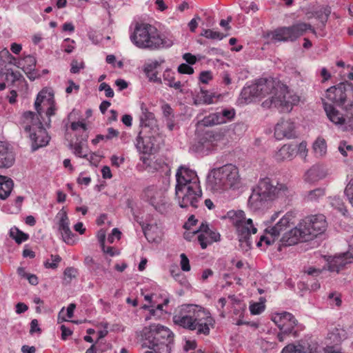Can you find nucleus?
Here are the masks:
<instances>
[{
    "mask_svg": "<svg viewBox=\"0 0 353 353\" xmlns=\"http://www.w3.org/2000/svg\"><path fill=\"white\" fill-rule=\"evenodd\" d=\"M268 94H272L262 103L265 108L272 107L280 108L281 111L289 112L299 101V97L292 94L288 87L271 77L261 78L255 83L245 86L241 92V100L250 103L256 99H261Z\"/></svg>",
    "mask_w": 353,
    "mask_h": 353,
    "instance_id": "1",
    "label": "nucleus"
},
{
    "mask_svg": "<svg viewBox=\"0 0 353 353\" xmlns=\"http://www.w3.org/2000/svg\"><path fill=\"white\" fill-rule=\"evenodd\" d=\"M181 307L187 313L175 314L172 318L174 324L195 331L197 335H209L210 327H213L214 324L210 312L199 305L187 304Z\"/></svg>",
    "mask_w": 353,
    "mask_h": 353,
    "instance_id": "2",
    "label": "nucleus"
},
{
    "mask_svg": "<svg viewBox=\"0 0 353 353\" xmlns=\"http://www.w3.org/2000/svg\"><path fill=\"white\" fill-rule=\"evenodd\" d=\"M327 222L323 214H315L305 217L301 222L288 232L281 239V246H290L299 241H308L325 231Z\"/></svg>",
    "mask_w": 353,
    "mask_h": 353,
    "instance_id": "3",
    "label": "nucleus"
},
{
    "mask_svg": "<svg viewBox=\"0 0 353 353\" xmlns=\"http://www.w3.org/2000/svg\"><path fill=\"white\" fill-rule=\"evenodd\" d=\"M130 39L137 48L150 50L170 48L173 45L171 39L160 34L154 26L144 23H136Z\"/></svg>",
    "mask_w": 353,
    "mask_h": 353,
    "instance_id": "4",
    "label": "nucleus"
},
{
    "mask_svg": "<svg viewBox=\"0 0 353 353\" xmlns=\"http://www.w3.org/2000/svg\"><path fill=\"white\" fill-rule=\"evenodd\" d=\"M286 190L287 188L283 184L272 181L268 177L262 179L252 188L248 205L254 211L263 210L268 208L270 202Z\"/></svg>",
    "mask_w": 353,
    "mask_h": 353,
    "instance_id": "5",
    "label": "nucleus"
},
{
    "mask_svg": "<svg viewBox=\"0 0 353 353\" xmlns=\"http://www.w3.org/2000/svg\"><path fill=\"white\" fill-rule=\"evenodd\" d=\"M142 334L148 342L149 348L152 350L145 353L171 352L174 334L169 328L159 324H152L143 328Z\"/></svg>",
    "mask_w": 353,
    "mask_h": 353,
    "instance_id": "6",
    "label": "nucleus"
},
{
    "mask_svg": "<svg viewBox=\"0 0 353 353\" xmlns=\"http://www.w3.org/2000/svg\"><path fill=\"white\" fill-rule=\"evenodd\" d=\"M212 177H209L208 186L213 191H223L228 189H238L241 179L237 167L226 164L212 171Z\"/></svg>",
    "mask_w": 353,
    "mask_h": 353,
    "instance_id": "7",
    "label": "nucleus"
},
{
    "mask_svg": "<svg viewBox=\"0 0 353 353\" xmlns=\"http://www.w3.org/2000/svg\"><path fill=\"white\" fill-rule=\"evenodd\" d=\"M52 99H53L52 93L45 89L41 90L34 102V108L37 114L31 111L25 112L21 117L19 125L24 128V126L28 123L31 126L32 132L45 129L41 121V119H43L41 114L43 112L42 104L43 105H50Z\"/></svg>",
    "mask_w": 353,
    "mask_h": 353,
    "instance_id": "8",
    "label": "nucleus"
},
{
    "mask_svg": "<svg viewBox=\"0 0 353 353\" xmlns=\"http://www.w3.org/2000/svg\"><path fill=\"white\" fill-rule=\"evenodd\" d=\"M325 97L333 104L345 110L353 109V84L341 82L327 89Z\"/></svg>",
    "mask_w": 353,
    "mask_h": 353,
    "instance_id": "9",
    "label": "nucleus"
},
{
    "mask_svg": "<svg viewBox=\"0 0 353 353\" xmlns=\"http://www.w3.org/2000/svg\"><path fill=\"white\" fill-rule=\"evenodd\" d=\"M233 214L236 216L234 223L236 226L239 246L243 251L247 252L251 249L252 245L251 234H256L257 229L254 226L251 219H246L243 211L238 210Z\"/></svg>",
    "mask_w": 353,
    "mask_h": 353,
    "instance_id": "10",
    "label": "nucleus"
},
{
    "mask_svg": "<svg viewBox=\"0 0 353 353\" xmlns=\"http://www.w3.org/2000/svg\"><path fill=\"white\" fill-rule=\"evenodd\" d=\"M176 196L181 208H185L192 206L194 208L199 207L201 201L202 192L199 184L193 183L191 186L175 188Z\"/></svg>",
    "mask_w": 353,
    "mask_h": 353,
    "instance_id": "11",
    "label": "nucleus"
},
{
    "mask_svg": "<svg viewBox=\"0 0 353 353\" xmlns=\"http://www.w3.org/2000/svg\"><path fill=\"white\" fill-rule=\"evenodd\" d=\"M307 30H312L314 33L315 32L310 24L306 23H299L289 27H281L272 32V39L278 41H294Z\"/></svg>",
    "mask_w": 353,
    "mask_h": 353,
    "instance_id": "12",
    "label": "nucleus"
},
{
    "mask_svg": "<svg viewBox=\"0 0 353 353\" xmlns=\"http://www.w3.org/2000/svg\"><path fill=\"white\" fill-rule=\"evenodd\" d=\"M272 320L284 333H290L294 337L299 336L298 330H295L298 321L292 314L288 312L277 313L272 316Z\"/></svg>",
    "mask_w": 353,
    "mask_h": 353,
    "instance_id": "13",
    "label": "nucleus"
},
{
    "mask_svg": "<svg viewBox=\"0 0 353 353\" xmlns=\"http://www.w3.org/2000/svg\"><path fill=\"white\" fill-rule=\"evenodd\" d=\"M327 261V270L339 273L347 264L353 262V248H350L347 252L330 256Z\"/></svg>",
    "mask_w": 353,
    "mask_h": 353,
    "instance_id": "14",
    "label": "nucleus"
},
{
    "mask_svg": "<svg viewBox=\"0 0 353 353\" xmlns=\"http://www.w3.org/2000/svg\"><path fill=\"white\" fill-rule=\"evenodd\" d=\"M152 131L141 130L136 139L135 146L140 153L150 154L154 149L155 134Z\"/></svg>",
    "mask_w": 353,
    "mask_h": 353,
    "instance_id": "15",
    "label": "nucleus"
},
{
    "mask_svg": "<svg viewBox=\"0 0 353 353\" xmlns=\"http://www.w3.org/2000/svg\"><path fill=\"white\" fill-rule=\"evenodd\" d=\"M295 213L288 212L282 218L274 225H268L265 229V232L269 234L271 238L275 239L280 234L287 228L294 225Z\"/></svg>",
    "mask_w": 353,
    "mask_h": 353,
    "instance_id": "16",
    "label": "nucleus"
},
{
    "mask_svg": "<svg viewBox=\"0 0 353 353\" xmlns=\"http://www.w3.org/2000/svg\"><path fill=\"white\" fill-rule=\"evenodd\" d=\"M234 115L235 112L234 109H223L220 112H216L205 117L201 122L205 126L222 124L231 121Z\"/></svg>",
    "mask_w": 353,
    "mask_h": 353,
    "instance_id": "17",
    "label": "nucleus"
},
{
    "mask_svg": "<svg viewBox=\"0 0 353 353\" xmlns=\"http://www.w3.org/2000/svg\"><path fill=\"white\" fill-rule=\"evenodd\" d=\"M24 131L28 134L32 141V150L36 151L39 148L48 145L50 137L46 129H41L32 132L31 126L28 123L24 126Z\"/></svg>",
    "mask_w": 353,
    "mask_h": 353,
    "instance_id": "18",
    "label": "nucleus"
},
{
    "mask_svg": "<svg viewBox=\"0 0 353 353\" xmlns=\"http://www.w3.org/2000/svg\"><path fill=\"white\" fill-rule=\"evenodd\" d=\"M176 188L183 186H191L193 183L199 185V178L195 171L185 166H180L176 174Z\"/></svg>",
    "mask_w": 353,
    "mask_h": 353,
    "instance_id": "19",
    "label": "nucleus"
},
{
    "mask_svg": "<svg viewBox=\"0 0 353 353\" xmlns=\"http://www.w3.org/2000/svg\"><path fill=\"white\" fill-rule=\"evenodd\" d=\"M141 114L140 115V123L141 130L154 132L157 133V121L152 112L148 111L145 105L143 103L141 105Z\"/></svg>",
    "mask_w": 353,
    "mask_h": 353,
    "instance_id": "20",
    "label": "nucleus"
},
{
    "mask_svg": "<svg viewBox=\"0 0 353 353\" xmlns=\"http://www.w3.org/2000/svg\"><path fill=\"white\" fill-rule=\"evenodd\" d=\"M294 123L290 120H282L276 124L274 129V137L278 140L283 138L292 139L296 137Z\"/></svg>",
    "mask_w": 353,
    "mask_h": 353,
    "instance_id": "21",
    "label": "nucleus"
},
{
    "mask_svg": "<svg viewBox=\"0 0 353 353\" xmlns=\"http://www.w3.org/2000/svg\"><path fill=\"white\" fill-rule=\"evenodd\" d=\"M59 222V230L60 231L63 240L68 244L73 242L72 237L74 236L69 227V219L65 212H62Z\"/></svg>",
    "mask_w": 353,
    "mask_h": 353,
    "instance_id": "22",
    "label": "nucleus"
},
{
    "mask_svg": "<svg viewBox=\"0 0 353 353\" xmlns=\"http://www.w3.org/2000/svg\"><path fill=\"white\" fill-rule=\"evenodd\" d=\"M14 155L8 145L0 141V168H10L14 163Z\"/></svg>",
    "mask_w": 353,
    "mask_h": 353,
    "instance_id": "23",
    "label": "nucleus"
},
{
    "mask_svg": "<svg viewBox=\"0 0 353 353\" xmlns=\"http://www.w3.org/2000/svg\"><path fill=\"white\" fill-rule=\"evenodd\" d=\"M322 101L324 110L329 119L334 123L341 125L343 121V117L341 115L339 111L336 110L332 104L325 101L324 99H322Z\"/></svg>",
    "mask_w": 353,
    "mask_h": 353,
    "instance_id": "24",
    "label": "nucleus"
},
{
    "mask_svg": "<svg viewBox=\"0 0 353 353\" xmlns=\"http://www.w3.org/2000/svg\"><path fill=\"white\" fill-rule=\"evenodd\" d=\"M221 94L210 92L208 90L201 88L200 93L194 99V104H211L214 103V99H218Z\"/></svg>",
    "mask_w": 353,
    "mask_h": 353,
    "instance_id": "25",
    "label": "nucleus"
},
{
    "mask_svg": "<svg viewBox=\"0 0 353 353\" xmlns=\"http://www.w3.org/2000/svg\"><path fill=\"white\" fill-rule=\"evenodd\" d=\"M220 240V234L218 232L211 230L210 229L204 234H199L198 235V241L202 249H205L208 245L213 242Z\"/></svg>",
    "mask_w": 353,
    "mask_h": 353,
    "instance_id": "26",
    "label": "nucleus"
},
{
    "mask_svg": "<svg viewBox=\"0 0 353 353\" xmlns=\"http://www.w3.org/2000/svg\"><path fill=\"white\" fill-rule=\"evenodd\" d=\"M297 148L296 145H284L277 152L276 158L278 161L291 159L295 154Z\"/></svg>",
    "mask_w": 353,
    "mask_h": 353,
    "instance_id": "27",
    "label": "nucleus"
},
{
    "mask_svg": "<svg viewBox=\"0 0 353 353\" xmlns=\"http://www.w3.org/2000/svg\"><path fill=\"white\" fill-rule=\"evenodd\" d=\"M13 181L7 176H0V199H6L13 188Z\"/></svg>",
    "mask_w": 353,
    "mask_h": 353,
    "instance_id": "28",
    "label": "nucleus"
},
{
    "mask_svg": "<svg viewBox=\"0 0 353 353\" xmlns=\"http://www.w3.org/2000/svg\"><path fill=\"white\" fill-rule=\"evenodd\" d=\"M281 353H318L316 351V347H312L309 345L307 347L303 346L302 345H299V346H295L294 345L290 344L285 346Z\"/></svg>",
    "mask_w": 353,
    "mask_h": 353,
    "instance_id": "29",
    "label": "nucleus"
},
{
    "mask_svg": "<svg viewBox=\"0 0 353 353\" xmlns=\"http://www.w3.org/2000/svg\"><path fill=\"white\" fill-rule=\"evenodd\" d=\"M325 194V192L324 188H316L314 190L307 192L303 196V199L307 202H315L324 196Z\"/></svg>",
    "mask_w": 353,
    "mask_h": 353,
    "instance_id": "30",
    "label": "nucleus"
},
{
    "mask_svg": "<svg viewBox=\"0 0 353 353\" xmlns=\"http://www.w3.org/2000/svg\"><path fill=\"white\" fill-rule=\"evenodd\" d=\"M163 78L164 81H166V84L170 88H173L175 90H180L181 92L182 90H181V88L182 86V84L181 81H174V77L173 72H172L170 69H166L163 74Z\"/></svg>",
    "mask_w": 353,
    "mask_h": 353,
    "instance_id": "31",
    "label": "nucleus"
},
{
    "mask_svg": "<svg viewBox=\"0 0 353 353\" xmlns=\"http://www.w3.org/2000/svg\"><path fill=\"white\" fill-rule=\"evenodd\" d=\"M313 150L316 157H323L327 152L325 141L323 139L318 138L313 144Z\"/></svg>",
    "mask_w": 353,
    "mask_h": 353,
    "instance_id": "32",
    "label": "nucleus"
},
{
    "mask_svg": "<svg viewBox=\"0 0 353 353\" xmlns=\"http://www.w3.org/2000/svg\"><path fill=\"white\" fill-rule=\"evenodd\" d=\"M10 236L18 244L27 241L29 239V235L19 230L17 228H12L10 230Z\"/></svg>",
    "mask_w": 353,
    "mask_h": 353,
    "instance_id": "33",
    "label": "nucleus"
},
{
    "mask_svg": "<svg viewBox=\"0 0 353 353\" xmlns=\"http://www.w3.org/2000/svg\"><path fill=\"white\" fill-rule=\"evenodd\" d=\"M146 195L148 198V201L158 211H161L163 210L164 203H163V201L161 199H157V196L154 195V192L152 190H148L146 192Z\"/></svg>",
    "mask_w": 353,
    "mask_h": 353,
    "instance_id": "34",
    "label": "nucleus"
},
{
    "mask_svg": "<svg viewBox=\"0 0 353 353\" xmlns=\"http://www.w3.org/2000/svg\"><path fill=\"white\" fill-rule=\"evenodd\" d=\"M319 167L316 165L312 166L308 170L305 174V180L307 182H314L319 179Z\"/></svg>",
    "mask_w": 353,
    "mask_h": 353,
    "instance_id": "35",
    "label": "nucleus"
},
{
    "mask_svg": "<svg viewBox=\"0 0 353 353\" xmlns=\"http://www.w3.org/2000/svg\"><path fill=\"white\" fill-rule=\"evenodd\" d=\"M3 58H6L8 63L10 64L15 65L17 67H20V65H21V62H17L16 59L6 49H4L0 52V59H1Z\"/></svg>",
    "mask_w": 353,
    "mask_h": 353,
    "instance_id": "36",
    "label": "nucleus"
},
{
    "mask_svg": "<svg viewBox=\"0 0 353 353\" xmlns=\"http://www.w3.org/2000/svg\"><path fill=\"white\" fill-rule=\"evenodd\" d=\"M22 77V74L19 71L14 72L11 69L6 70V79L8 81H11L12 83H14L17 81H19Z\"/></svg>",
    "mask_w": 353,
    "mask_h": 353,
    "instance_id": "37",
    "label": "nucleus"
},
{
    "mask_svg": "<svg viewBox=\"0 0 353 353\" xmlns=\"http://www.w3.org/2000/svg\"><path fill=\"white\" fill-rule=\"evenodd\" d=\"M23 61L24 62V64H22L23 65L22 69L32 70V69H34V68H35L36 59L34 57H32L31 55L26 56L23 58Z\"/></svg>",
    "mask_w": 353,
    "mask_h": 353,
    "instance_id": "38",
    "label": "nucleus"
},
{
    "mask_svg": "<svg viewBox=\"0 0 353 353\" xmlns=\"http://www.w3.org/2000/svg\"><path fill=\"white\" fill-rule=\"evenodd\" d=\"M70 148L71 149H73V150H74L73 152L76 156H77L79 157L84 158V159H88V154L83 153V148H82L81 143H75L74 145H73L72 143H70Z\"/></svg>",
    "mask_w": 353,
    "mask_h": 353,
    "instance_id": "39",
    "label": "nucleus"
},
{
    "mask_svg": "<svg viewBox=\"0 0 353 353\" xmlns=\"http://www.w3.org/2000/svg\"><path fill=\"white\" fill-rule=\"evenodd\" d=\"M330 203L333 208H336L339 212H343L344 210H345L344 203L342 199L339 196H334L331 199Z\"/></svg>",
    "mask_w": 353,
    "mask_h": 353,
    "instance_id": "40",
    "label": "nucleus"
},
{
    "mask_svg": "<svg viewBox=\"0 0 353 353\" xmlns=\"http://www.w3.org/2000/svg\"><path fill=\"white\" fill-rule=\"evenodd\" d=\"M344 194L346 195L350 203L353 206V179H351L346 185Z\"/></svg>",
    "mask_w": 353,
    "mask_h": 353,
    "instance_id": "41",
    "label": "nucleus"
},
{
    "mask_svg": "<svg viewBox=\"0 0 353 353\" xmlns=\"http://www.w3.org/2000/svg\"><path fill=\"white\" fill-rule=\"evenodd\" d=\"M164 60H161V61H154L151 63H148L144 65L143 72L145 73H148L149 72H155L156 70L161 63H163Z\"/></svg>",
    "mask_w": 353,
    "mask_h": 353,
    "instance_id": "42",
    "label": "nucleus"
},
{
    "mask_svg": "<svg viewBox=\"0 0 353 353\" xmlns=\"http://www.w3.org/2000/svg\"><path fill=\"white\" fill-rule=\"evenodd\" d=\"M343 121L341 124V127L344 131H352L353 130V117H348L347 118L343 117Z\"/></svg>",
    "mask_w": 353,
    "mask_h": 353,
    "instance_id": "43",
    "label": "nucleus"
},
{
    "mask_svg": "<svg viewBox=\"0 0 353 353\" xmlns=\"http://www.w3.org/2000/svg\"><path fill=\"white\" fill-rule=\"evenodd\" d=\"M265 310V305L263 303H254L250 306L252 314H259Z\"/></svg>",
    "mask_w": 353,
    "mask_h": 353,
    "instance_id": "44",
    "label": "nucleus"
},
{
    "mask_svg": "<svg viewBox=\"0 0 353 353\" xmlns=\"http://www.w3.org/2000/svg\"><path fill=\"white\" fill-rule=\"evenodd\" d=\"M177 71L180 74H192L194 73L192 67L186 63H181L178 66Z\"/></svg>",
    "mask_w": 353,
    "mask_h": 353,
    "instance_id": "45",
    "label": "nucleus"
},
{
    "mask_svg": "<svg viewBox=\"0 0 353 353\" xmlns=\"http://www.w3.org/2000/svg\"><path fill=\"white\" fill-rule=\"evenodd\" d=\"M181 258V268L183 271L188 272L190 270V261L187 256L182 253L180 255Z\"/></svg>",
    "mask_w": 353,
    "mask_h": 353,
    "instance_id": "46",
    "label": "nucleus"
},
{
    "mask_svg": "<svg viewBox=\"0 0 353 353\" xmlns=\"http://www.w3.org/2000/svg\"><path fill=\"white\" fill-rule=\"evenodd\" d=\"M338 150L343 157H347V151H352L353 147L351 145H347L345 141H341L339 145Z\"/></svg>",
    "mask_w": 353,
    "mask_h": 353,
    "instance_id": "47",
    "label": "nucleus"
},
{
    "mask_svg": "<svg viewBox=\"0 0 353 353\" xmlns=\"http://www.w3.org/2000/svg\"><path fill=\"white\" fill-rule=\"evenodd\" d=\"M161 109L163 116L167 119V120H170V119L174 117L173 110L169 104L165 103L163 105L161 106Z\"/></svg>",
    "mask_w": 353,
    "mask_h": 353,
    "instance_id": "48",
    "label": "nucleus"
},
{
    "mask_svg": "<svg viewBox=\"0 0 353 353\" xmlns=\"http://www.w3.org/2000/svg\"><path fill=\"white\" fill-rule=\"evenodd\" d=\"M52 263L46 262L45 266L48 268L55 269L57 268L58 263L61 261V258L59 255H51Z\"/></svg>",
    "mask_w": 353,
    "mask_h": 353,
    "instance_id": "49",
    "label": "nucleus"
},
{
    "mask_svg": "<svg viewBox=\"0 0 353 353\" xmlns=\"http://www.w3.org/2000/svg\"><path fill=\"white\" fill-rule=\"evenodd\" d=\"M70 65V72L73 74L79 73L80 70L84 68V63L83 61L79 63L77 60H72Z\"/></svg>",
    "mask_w": 353,
    "mask_h": 353,
    "instance_id": "50",
    "label": "nucleus"
},
{
    "mask_svg": "<svg viewBox=\"0 0 353 353\" xmlns=\"http://www.w3.org/2000/svg\"><path fill=\"white\" fill-rule=\"evenodd\" d=\"M99 90L100 91L104 90L105 93V96L107 97L112 98L114 97V91L111 88V87L107 84L106 83H102L100 84Z\"/></svg>",
    "mask_w": 353,
    "mask_h": 353,
    "instance_id": "51",
    "label": "nucleus"
},
{
    "mask_svg": "<svg viewBox=\"0 0 353 353\" xmlns=\"http://www.w3.org/2000/svg\"><path fill=\"white\" fill-rule=\"evenodd\" d=\"M23 70L26 74L27 77L30 81H34L41 76L40 74H39V72L35 70V68H34V69L32 70L23 69Z\"/></svg>",
    "mask_w": 353,
    "mask_h": 353,
    "instance_id": "52",
    "label": "nucleus"
},
{
    "mask_svg": "<svg viewBox=\"0 0 353 353\" xmlns=\"http://www.w3.org/2000/svg\"><path fill=\"white\" fill-rule=\"evenodd\" d=\"M212 79L210 71H203L200 73L199 81L203 83H208Z\"/></svg>",
    "mask_w": 353,
    "mask_h": 353,
    "instance_id": "53",
    "label": "nucleus"
},
{
    "mask_svg": "<svg viewBox=\"0 0 353 353\" xmlns=\"http://www.w3.org/2000/svg\"><path fill=\"white\" fill-rule=\"evenodd\" d=\"M241 8L246 13H249L250 10L254 12L258 10V7L254 2H252L249 6H247V3L243 2L241 4Z\"/></svg>",
    "mask_w": 353,
    "mask_h": 353,
    "instance_id": "54",
    "label": "nucleus"
},
{
    "mask_svg": "<svg viewBox=\"0 0 353 353\" xmlns=\"http://www.w3.org/2000/svg\"><path fill=\"white\" fill-rule=\"evenodd\" d=\"M145 74L150 81L157 83L159 84L162 83L161 79L157 77V72H149Z\"/></svg>",
    "mask_w": 353,
    "mask_h": 353,
    "instance_id": "55",
    "label": "nucleus"
},
{
    "mask_svg": "<svg viewBox=\"0 0 353 353\" xmlns=\"http://www.w3.org/2000/svg\"><path fill=\"white\" fill-rule=\"evenodd\" d=\"M226 36L227 35H224L219 32L213 31L212 30L209 29L207 39L221 40Z\"/></svg>",
    "mask_w": 353,
    "mask_h": 353,
    "instance_id": "56",
    "label": "nucleus"
},
{
    "mask_svg": "<svg viewBox=\"0 0 353 353\" xmlns=\"http://www.w3.org/2000/svg\"><path fill=\"white\" fill-rule=\"evenodd\" d=\"M65 276L68 277L71 280L77 276V270L73 267H68L64 270Z\"/></svg>",
    "mask_w": 353,
    "mask_h": 353,
    "instance_id": "57",
    "label": "nucleus"
},
{
    "mask_svg": "<svg viewBox=\"0 0 353 353\" xmlns=\"http://www.w3.org/2000/svg\"><path fill=\"white\" fill-rule=\"evenodd\" d=\"M183 59L189 64L194 65L197 61L196 57L191 53L187 52L183 55Z\"/></svg>",
    "mask_w": 353,
    "mask_h": 353,
    "instance_id": "58",
    "label": "nucleus"
},
{
    "mask_svg": "<svg viewBox=\"0 0 353 353\" xmlns=\"http://www.w3.org/2000/svg\"><path fill=\"white\" fill-rule=\"evenodd\" d=\"M35 332H37V333L40 334L41 332V330L39 327L38 321L37 319H33V320H32V321L30 323V333L31 334H34Z\"/></svg>",
    "mask_w": 353,
    "mask_h": 353,
    "instance_id": "59",
    "label": "nucleus"
},
{
    "mask_svg": "<svg viewBox=\"0 0 353 353\" xmlns=\"http://www.w3.org/2000/svg\"><path fill=\"white\" fill-rule=\"evenodd\" d=\"M335 296V293H330L328 295V299L330 300V301H332L330 304L331 305H335L336 306H340L341 305L342 301L339 296Z\"/></svg>",
    "mask_w": 353,
    "mask_h": 353,
    "instance_id": "60",
    "label": "nucleus"
},
{
    "mask_svg": "<svg viewBox=\"0 0 353 353\" xmlns=\"http://www.w3.org/2000/svg\"><path fill=\"white\" fill-rule=\"evenodd\" d=\"M323 269H317L313 267H309L306 270H305V272L307 273L308 275H312L314 276H316L319 275L323 271Z\"/></svg>",
    "mask_w": 353,
    "mask_h": 353,
    "instance_id": "61",
    "label": "nucleus"
},
{
    "mask_svg": "<svg viewBox=\"0 0 353 353\" xmlns=\"http://www.w3.org/2000/svg\"><path fill=\"white\" fill-rule=\"evenodd\" d=\"M60 329L61 330V339L64 341L72 334V330L64 325H61Z\"/></svg>",
    "mask_w": 353,
    "mask_h": 353,
    "instance_id": "62",
    "label": "nucleus"
},
{
    "mask_svg": "<svg viewBox=\"0 0 353 353\" xmlns=\"http://www.w3.org/2000/svg\"><path fill=\"white\" fill-rule=\"evenodd\" d=\"M196 347V343L194 340H186L185 343L183 345V350L188 352L191 350H194Z\"/></svg>",
    "mask_w": 353,
    "mask_h": 353,
    "instance_id": "63",
    "label": "nucleus"
},
{
    "mask_svg": "<svg viewBox=\"0 0 353 353\" xmlns=\"http://www.w3.org/2000/svg\"><path fill=\"white\" fill-rule=\"evenodd\" d=\"M119 134V132L118 130L112 128H109L108 129V134L105 135V140H111L114 137H117Z\"/></svg>",
    "mask_w": 353,
    "mask_h": 353,
    "instance_id": "64",
    "label": "nucleus"
}]
</instances>
